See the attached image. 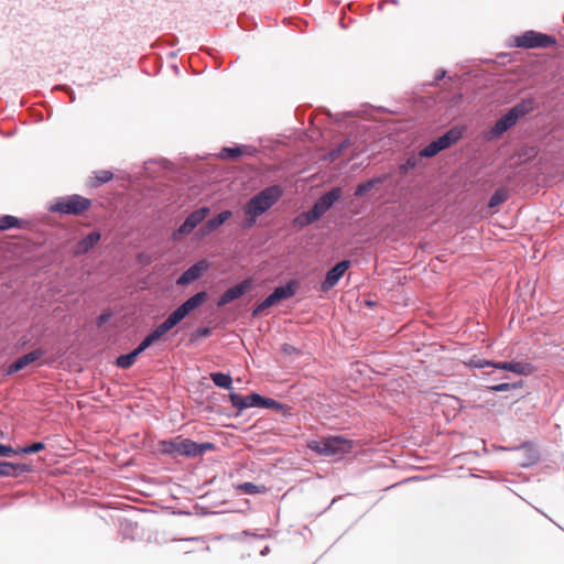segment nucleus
Returning a JSON list of instances; mask_svg holds the SVG:
<instances>
[{
    "label": "nucleus",
    "mask_w": 564,
    "mask_h": 564,
    "mask_svg": "<svg viewBox=\"0 0 564 564\" xmlns=\"http://www.w3.org/2000/svg\"><path fill=\"white\" fill-rule=\"evenodd\" d=\"M354 441L343 436L334 435L312 440L307 443V447L321 456L338 457L348 454L354 448Z\"/></svg>",
    "instance_id": "obj_1"
},
{
    "label": "nucleus",
    "mask_w": 564,
    "mask_h": 564,
    "mask_svg": "<svg viewBox=\"0 0 564 564\" xmlns=\"http://www.w3.org/2000/svg\"><path fill=\"white\" fill-rule=\"evenodd\" d=\"M91 205L93 200L90 198L72 194L57 197L54 203L50 205L48 210L61 215L79 216L87 212Z\"/></svg>",
    "instance_id": "obj_2"
},
{
    "label": "nucleus",
    "mask_w": 564,
    "mask_h": 564,
    "mask_svg": "<svg viewBox=\"0 0 564 564\" xmlns=\"http://www.w3.org/2000/svg\"><path fill=\"white\" fill-rule=\"evenodd\" d=\"M341 194L343 192L340 187H334L332 191L324 194L308 212L301 214L295 221L301 226L313 224L341 197Z\"/></svg>",
    "instance_id": "obj_3"
},
{
    "label": "nucleus",
    "mask_w": 564,
    "mask_h": 564,
    "mask_svg": "<svg viewBox=\"0 0 564 564\" xmlns=\"http://www.w3.org/2000/svg\"><path fill=\"white\" fill-rule=\"evenodd\" d=\"M279 186H271L261 191L249 199V227L256 223V217L267 212L281 197Z\"/></svg>",
    "instance_id": "obj_4"
},
{
    "label": "nucleus",
    "mask_w": 564,
    "mask_h": 564,
    "mask_svg": "<svg viewBox=\"0 0 564 564\" xmlns=\"http://www.w3.org/2000/svg\"><path fill=\"white\" fill-rule=\"evenodd\" d=\"M463 135V130L458 127H454L445 132L443 135L432 141L429 145L422 149L419 153L420 158H433L438 152L449 148L456 143Z\"/></svg>",
    "instance_id": "obj_5"
},
{
    "label": "nucleus",
    "mask_w": 564,
    "mask_h": 564,
    "mask_svg": "<svg viewBox=\"0 0 564 564\" xmlns=\"http://www.w3.org/2000/svg\"><path fill=\"white\" fill-rule=\"evenodd\" d=\"M556 43L555 37L533 30L514 37V45L522 48H545Z\"/></svg>",
    "instance_id": "obj_6"
},
{
    "label": "nucleus",
    "mask_w": 564,
    "mask_h": 564,
    "mask_svg": "<svg viewBox=\"0 0 564 564\" xmlns=\"http://www.w3.org/2000/svg\"><path fill=\"white\" fill-rule=\"evenodd\" d=\"M160 451L167 456H183L193 458L192 440L178 436L173 440H163L159 443Z\"/></svg>",
    "instance_id": "obj_7"
},
{
    "label": "nucleus",
    "mask_w": 564,
    "mask_h": 564,
    "mask_svg": "<svg viewBox=\"0 0 564 564\" xmlns=\"http://www.w3.org/2000/svg\"><path fill=\"white\" fill-rule=\"evenodd\" d=\"M209 207L202 206L193 210L186 216L184 221L173 231V240H180L182 237L189 235L209 214Z\"/></svg>",
    "instance_id": "obj_8"
},
{
    "label": "nucleus",
    "mask_w": 564,
    "mask_h": 564,
    "mask_svg": "<svg viewBox=\"0 0 564 564\" xmlns=\"http://www.w3.org/2000/svg\"><path fill=\"white\" fill-rule=\"evenodd\" d=\"M208 299V293L205 290L198 291L189 296L182 304H180L171 314L181 323L192 312L200 307Z\"/></svg>",
    "instance_id": "obj_9"
},
{
    "label": "nucleus",
    "mask_w": 564,
    "mask_h": 564,
    "mask_svg": "<svg viewBox=\"0 0 564 564\" xmlns=\"http://www.w3.org/2000/svg\"><path fill=\"white\" fill-rule=\"evenodd\" d=\"M296 282H289L285 285L276 288L258 307L254 308L253 315H258L263 310L276 304L282 300L292 297L296 291Z\"/></svg>",
    "instance_id": "obj_10"
},
{
    "label": "nucleus",
    "mask_w": 564,
    "mask_h": 564,
    "mask_svg": "<svg viewBox=\"0 0 564 564\" xmlns=\"http://www.w3.org/2000/svg\"><path fill=\"white\" fill-rule=\"evenodd\" d=\"M209 263L207 260H199L189 265L183 271L176 279V284L180 286H186L191 283L199 280L204 273L208 270Z\"/></svg>",
    "instance_id": "obj_11"
},
{
    "label": "nucleus",
    "mask_w": 564,
    "mask_h": 564,
    "mask_svg": "<svg viewBox=\"0 0 564 564\" xmlns=\"http://www.w3.org/2000/svg\"><path fill=\"white\" fill-rule=\"evenodd\" d=\"M46 354V350L43 347H39L36 349H33L15 360H13L7 368L6 373L8 376H12L22 369H24L26 366L37 361L40 358H42Z\"/></svg>",
    "instance_id": "obj_12"
},
{
    "label": "nucleus",
    "mask_w": 564,
    "mask_h": 564,
    "mask_svg": "<svg viewBox=\"0 0 564 564\" xmlns=\"http://www.w3.org/2000/svg\"><path fill=\"white\" fill-rule=\"evenodd\" d=\"M351 262L349 260H343L338 262L335 267H333L325 276V280L322 282L321 289L323 292H328L332 290L345 272L350 268Z\"/></svg>",
    "instance_id": "obj_13"
},
{
    "label": "nucleus",
    "mask_w": 564,
    "mask_h": 564,
    "mask_svg": "<svg viewBox=\"0 0 564 564\" xmlns=\"http://www.w3.org/2000/svg\"><path fill=\"white\" fill-rule=\"evenodd\" d=\"M247 293V278L240 280L237 284L228 288L217 300V306L223 307L238 300Z\"/></svg>",
    "instance_id": "obj_14"
},
{
    "label": "nucleus",
    "mask_w": 564,
    "mask_h": 564,
    "mask_svg": "<svg viewBox=\"0 0 564 564\" xmlns=\"http://www.w3.org/2000/svg\"><path fill=\"white\" fill-rule=\"evenodd\" d=\"M101 234L99 230H93L74 246V254L77 257L87 254L100 241Z\"/></svg>",
    "instance_id": "obj_15"
},
{
    "label": "nucleus",
    "mask_w": 564,
    "mask_h": 564,
    "mask_svg": "<svg viewBox=\"0 0 564 564\" xmlns=\"http://www.w3.org/2000/svg\"><path fill=\"white\" fill-rule=\"evenodd\" d=\"M33 470L32 465L24 463L0 462V477H20Z\"/></svg>",
    "instance_id": "obj_16"
},
{
    "label": "nucleus",
    "mask_w": 564,
    "mask_h": 564,
    "mask_svg": "<svg viewBox=\"0 0 564 564\" xmlns=\"http://www.w3.org/2000/svg\"><path fill=\"white\" fill-rule=\"evenodd\" d=\"M249 408L271 409L280 412L285 409V405L273 399L261 397L258 393H249Z\"/></svg>",
    "instance_id": "obj_17"
},
{
    "label": "nucleus",
    "mask_w": 564,
    "mask_h": 564,
    "mask_svg": "<svg viewBox=\"0 0 564 564\" xmlns=\"http://www.w3.org/2000/svg\"><path fill=\"white\" fill-rule=\"evenodd\" d=\"M245 154H247V144H235L231 147H223L215 156L224 161H232Z\"/></svg>",
    "instance_id": "obj_18"
},
{
    "label": "nucleus",
    "mask_w": 564,
    "mask_h": 564,
    "mask_svg": "<svg viewBox=\"0 0 564 564\" xmlns=\"http://www.w3.org/2000/svg\"><path fill=\"white\" fill-rule=\"evenodd\" d=\"M230 216V212L225 210L209 218L200 228L203 234H209L218 229Z\"/></svg>",
    "instance_id": "obj_19"
},
{
    "label": "nucleus",
    "mask_w": 564,
    "mask_h": 564,
    "mask_svg": "<svg viewBox=\"0 0 564 564\" xmlns=\"http://www.w3.org/2000/svg\"><path fill=\"white\" fill-rule=\"evenodd\" d=\"M28 221L12 215L0 216V231H7L13 228L23 229Z\"/></svg>",
    "instance_id": "obj_20"
},
{
    "label": "nucleus",
    "mask_w": 564,
    "mask_h": 564,
    "mask_svg": "<svg viewBox=\"0 0 564 564\" xmlns=\"http://www.w3.org/2000/svg\"><path fill=\"white\" fill-rule=\"evenodd\" d=\"M516 123H517L516 117L513 116V113L508 111L505 116H502L499 120H497V122L492 127L491 132L495 135H500L503 132H506L508 129H510L512 126H514Z\"/></svg>",
    "instance_id": "obj_21"
},
{
    "label": "nucleus",
    "mask_w": 564,
    "mask_h": 564,
    "mask_svg": "<svg viewBox=\"0 0 564 564\" xmlns=\"http://www.w3.org/2000/svg\"><path fill=\"white\" fill-rule=\"evenodd\" d=\"M113 178V173L109 170H100L94 173V176L89 177L87 185L91 188H97Z\"/></svg>",
    "instance_id": "obj_22"
},
{
    "label": "nucleus",
    "mask_w": 564,
    "mask_h": 564,
    "mask_svg": "<svg viewBox=\"0 0 564 564\" xmlns=\"http://www.w3.org/2000/svg\"><path fill=\"white\" fill-rule=\"evenodd\" d=\"M178 324H180L178 321H176L175 317L170 313L169 316L152 330L161 339L164 335H166L170 330H172Z\"/></svg>",
    "instance_id": "obj_23"
},
{
    "label": "nucleus",
    "mask_w": 564,
    "mask_h": 564,
    "mask_svg": "<svg viewBox=\"0 0 564 564\" xmlns=\"http://www.w3.org/2000/svg\"><path fill=\"white\" fill-rule=\"evenodd\" d=\"M214 384L218 388L230 390L232 386V378L229 373L216 371L209 375Z\"/></svg>",
    "instance_id": "obj_24"
},
{
    "label": "nucleus",
    "mask_w": 564,
    "mask_h": 564,
    "mask_svg": "<svg viewBox=\"0 0 564 564\" xmlns=\"http://www.w3.org/2000/svg\"><path fill=\"white\" fill-rule=\"evenodd\" d=\"M137 358L138 356L135 355V352L131 350L127 354L119 355L115 360V365L121 369H129L134 365Z\"/></svg>",
    "instance_id": "obj_25"
},
{
    "label": "nucleus",
    "mask_w": 564,
    "mask_h": 564,
    "mask_svg": "<svg viewBox=\"0 0 564 564\" xmlns=\"http://www.w3.org/2000/svg\"><path fill=\"white\" fill-rule=\"evenodd\" d=\"M46 448L44 442H34L32 444L21 446L17 448L18 455H32L42 452Z\"/></svg>",
    "instance_id": "obj_26"
},
{
    "label": "nucleus",
    "mask_w": 564,
    "mask_h": 564,
    "mask_svg": "<svg viewBox=\"0 0 564 564\" xmlns=\"http://www.w3.org/2000/svg\"><path fill=\"white\" fill-rule=\"evenodd\" d=\"M193 458L203 456L206 452L213 451L216 445L212 442L197 443L192 440Z\"/></svg>",
    "instance_id": "obj_27"
},
{
    "label": "nucleus",
    "mask_w": 564,
    "mask_h": 564,
    "mask_svg": "<svg viewBox=\"0 0 564 564\" xmlns=\"http://www.w3.org/2000/svg\"><path fill=\"white\" fill-rule=\"evenodd\" d=\"M532 109H533L532 101L531 100H525V101H522V102L518 104L517 106L511 108L509 111L511 113H513V116L516 117V120L518 121L519 118H521L524 115L529 113Z\"/></svg>",
    "instance_id": "obj_28"
},
{
    "label": "nucleus",
    "mask_w": 564,
    "mask_h": 564,
    "mask_svg": "<svg viewBox=\"0 0 564 564\" xmlns=\"http://www.w3.org/2000/svg\"><path fill=\"white\" fill-rule=\"evenodd\" d=\"M213 329L210 326H199L195 330H193L189 335V344H195L199 338H205L210 336Z\"/></svg>",
    "instance_id": "obj_29"
},
{
    "label": "nucleus",
    "mask_w": 564,
    "mask_h": 564,
    "mask_svg": "<svg viewBox=\"0 0 564 564\" xmlns=\"http://www.w3.org/2000/svg\"><path fill=\"white\" fill-rule=\"evenodd\" d=\"M349 145H350V140L349 139H345L343 142H340L338 144L337 148H335L332 151H329L328 154L325 156V159L328 160L329 162L336 161L340 156L341 152L345 149H347Z\"/></svg>",
    "instance_id": "obj_30"
},
{
    "label": "nucleus",
    "mask_w": 564,
    "mask_h": 564,
    "mask_svg": "<svg viewBox=\"0 0 564 564\" xmlns=\"http://www.w3.org/2000/svg\"><path fill=\"white\" fill-rule=\"evenodd\" d=\"M229 399H230V402L234 405V408H236L240 411L247 409V397H245L240 393L230 391Z\"/></svg>",
    "instance_id": "obj_31"
},
{
    "label": "nucleus",
    "mask_w": 564,
    "mask_h": 564,
    "mask_svg": "<svg viewBox=\"0 0 564 564\" xmlns=\"http://www.w3.org/2000/svg\"><path fill=\"white\" fill-rule=\"evenodd\" d=\"M382 181H383V178L379 177V178H373L366 183L359 184L355 191V195L358 197L364 196L366 193L371 191L376 184L381 183Z\"/></svg>",
    "instance_id": "obj_32"
},
{
    "label": "nucleus",
    "mask_w": 564,
    "mask_h": 564,
    "mask_svg": "<svg viewBox=\"0 0 564 564\" xmlns=\"http://www.w3.org/2000/svg\"><path fill=\"white\" fill-rule=\"evenodd\" d=\"M508 199V193L505 189H497L489 199L490 208L497 207Z\"/></svg>",
    "instance_id": "obj_33"
},
{
    "label": "nucleus",
    "mask_w": 564,
    "mask_h": 564,
    "mask_svg": "<svg viewBox=\"0 0 564 564\" xmlns=\"http://www.w3.org/2000/svg\"><path fill=\"white\" fill-rule=\"evenodd\" d=\"M509 371L514 372L517 375H529L532 371V367L527 362L511 361Z\"/></svg>",
    "instance_id": "obj_34"
},
{
    "label": "nucleus",
    "mask_w": 564,
    "mask_h": 564,
    "mask_svg": "<svg viewBox=\"0 0 564 564\" xmlns=\"http://www.w3.org/2000/svg\"><path fill=\"white\" fill-rule=\"evenodd\" d=\"M113 316V313L111 310H105L102 311L97 317H96V326L98 328L102 327L105 324H107L111 317Z\"/></svg>",
    "instance_id": "obj_35"
},
{
    "label": "nucleus",
    "mask_w": 564,
    "mask_h": 564,
    "mask_svg": "<svg viewBox=\"0 0 564 564\" xmlns=\"http://www.w3.org/2000/svg\"><path fill=\"white\" fill-rule=\"evenodd\" d=\"M419 161H420V156H419V158H416V156H411V158H409V159L406 160V162L400 166V172H401L402 174H406V173H409V171H410V170H412V169H415V167H416V165H417Z\"/></svg>",
    "instance_id": "obj_36"
},
{
    "label": "nucleus",
    "mask_w": 564,
    "mask_h": 564,
    "mask_svg": "<svg viewBox=\"0 0 564 564\" xmlns=\"http://www.w3.org/2000/svg\"><path fill=\"white\" fill-rule=\"evenodd\" d=\"M13 455H18L17 448L9 444L0 443V457H11Z\"/></svg>",
    "instance_id": "obj_37"
},
{
    "label": "nucleus",
    "mask_w": 564,
    "mask_h": 564,
    "mask_svg": "<svg viewBox=\"0 0 564 564\" xmlns=\"http://www.w3.org/2000/svg\"><path fill=\"white\" fill-rule=\"evenodd\" d=\"M56 89H61V90L65 91L68 95L69 102H72V104L75 102L76 95H75V91L73 90V88L70 86H68V85H57Z\"/></svg>",
    "instance_id": "obj_38"
},
{
    "label": "nucleus",
    "mask_w": 564,
    "mask_h": 564,
    "mask_svg": "<svg viewBox=\"0 0 564 564\" xmlns=\"http://www.w3.org/2000/svg\"><path fill=\"white\" fill-rule=\"evenodd\" d=\"M137 261L142 265H149L152 263V257L147 252H139L137 254Z\"/></svg>",
    "instance_id": "obj_39"
},
{
    "label": "nucleus",
    "mask_w": 564,
    "mask_h": 564,
    "mask_svg": "<svg viewBox=\"0 0 564 564\" xmlns=\"http://www.w3.org/2000/svg\"><path fill=\"white\" fill-rule=\"evenodd\" d=\"M150 347H151V345L149 344V341L145 338H143L141 340V343L132 350L139 357L142 352H144Z\"/></svg>",
    "instance_id": "obj_40"
},
{
    "label": "nucleus",
    "mask_w": 564,
    "mask_h": 564,
    "mask_svg": "<svg viewBox=\"0 0 564 564\" xmlns=\"http://www.w3.org/2000/svg\"><path fill=\"white\" fill-rule=\"evenodd\" d=\"M470 365L476 368H485V367H491L494 365V361L485 360V359H471Z\"/></svg>",
    "instance_id": "obj_41"
},
{
    "label": "nucleus",
    "mask_w": 564,
    "mask_h": 564,
    "mask_svg": "<svg viewBox=\"0 0 564 564\" xmlns=\"http://www.w3.org/2000/svg\"><path fill=\"white\" fill-rule=\"evenodd\" d=\"M265 490H267V487L263 485L257 486V485L249 482V495L262 494Z\"/></svg>",
    "instance_id": "obj_42"
},
{
    "label": "nucleus",
    "mask_w": 564,
    "mask_h": 564,
    "mask_svg": "<svg viewBox=\"0 0 564 564\" xmlns=\"http://www.w3.org/2000/svg\"><path fill=\"white\" fill-rule=\"evenodd\" d=\"M510 388H511V386L509 383H500V384L490 387V390L496 391V392H502V391H509Z\"/></svg>",
    "instance_id": "obj_43"
},
{
    "label": "nucleus",
    "mask_w": 564,
    "mask_h": 564,
    "mask_svg": "<svg viewBox=\"0 0 564 564\" xmlns=\"http://www.w3.org/2000/svg\"><path fill=\"white\" fill-rule=\"evenodd\" d=\"M241 212L245 214V217L241 219V228L247 229V203H241Z\"/></svg>",
    "instance_id": "obj_44"
},
{
    "label": "nucleus",
    "mask_w": 564,
    "mask_h": 564,
    "mask_svg": "<svg viewBox=\"0 0 564 564\" xmlns=\"http://www.w3.org/2000/svg\"><path fill=\"white\" fill-rule=\"evenodd\" d=\"M151 346L154 345L155 341L160 340L159 336L151 330L145 337H144Z\"/></svg>",
    "instance_id": "obj_45"
},
{
    "label": "nucleus",
    "mask_w": 564,
    "mask_h": 564,
    "mask_svg": "<svg viewBox=\"0 0 564 564\" xmlns=\"http://www.w3.org/2000/svg\"><path fill=\"white\" fill-rule=\"evenodd\" d=\"M151 346L154 345L155 341L160 340L159 336L151 330L145 337H144Z\"/></svg>",
    "instance_id": "obj_46"
},
{
    "label": "nucleus",
    "mask_w": 564,
    "mask_h": 564,
    "mask_svg": "<svg viewBox=\"0 0 564 564\" xmlns=\"http://www.w3.org/2000/svg\"><path fill=\"white\" fill-rule=\"evenodd\" d=\"M491 367L496 368V369H501V370H508L509 371V367H510V362H494V365H491Z\"/></svg>",
    "instance_id": "obj_47"
},
{
    "label": "nucleus",
    "mask_w": 564,
    "mask_h": 564,
    "mask_svg": "<svg viewBox=\"0 0 564 564\" xmlns=\"http://www.w3.org/2000/svg\"><path fill=\"white\" fill-rule=\"evenodd\" d=\"M167 37H169V40H164L166 42V44H169L171 46H174V45H176L178 43L177 36L169 35Z\"/></svg>",
    "instance_id": "obj_48"
},
{
    "label": "nucleus",
    "mask_w": 564,
    "mask_h": 564,
    "mask_svg": "<svg viewBox=\"0 0 564 564\" xmlns=\"http://www.w3.org/2000/svg\"><path fill=\"white\" fill-rule=\"evenodd\" d=\"M238 490L240 491H243L247 494V481H243V482H240L238 486H237Z\"/></svg>",
    "instance_id": "obj_49"
},
{
    "label": "nucleus",
    "mask_w": 564,
    "mask_h": 564,
    "mask_svg": "<svg viewBox=\"0 0 564 564\" xmlns=\"http://www.w3.org/2000/svg\"><path fill=\"white\" fill-rule=\"evenodd\" d=\"M247 536V530H243L241 532H239L238 534H232L230 535V538L232 539H236V538H246Z\"/></svg>",
    "instance_id": "obj_50"
},
{
    "label": "nucleus",
    "mask_w": 564,
    "mask_h": 564,
    "mask_svg": "<svg viewBox=\"0 0 564 564\" xmlns=\"http://www.w3.org/2000/svg\"><path fill=\"white\" fill-rule=\"evenodd\" d=\"M33 117H34V120H35L36 122H41V121H43V120H44V118H43L42 113H40V112H34V113H33Z\"/></svg>",
    "instance_id": "obj_51"
},
{
    "label": "nucleus",
    "mask_w": 564,
    "mask_h": 564,
    "mask_svg": "<svg viewBox=\"0 0 564 564\" xmlns=\"http://www.w3.org/2000/svg\"><path fill=\"white\" fill-rule=\"evenodd\" d=\"M178 54V51H172L167 54L169 58H175Z\"/></svg>",
    "instance_id": "obj_52"
},
{
    "label": "nucleus",
    "mask_w": 564,
    "mask_h": 564,
    "mask_svg": "<svg viewBox=\"0 0 564 564\" xmlns=\"http://www.w3.org/2000/svg\"><path fill=\"white\" fill-rule=\"evenodd\" d=\"M238 23L239 25L241 26V29H245V25H243V20L241 17L238 18Z\"/></svg>",
    "instance_id": "obj_53"
},
{
    "label": "nucleus",
    "mask_w": 564,
    "mask_h": 564,
    "mask_svg": "<svg viewBox=\"0 0 564 564\" xmlns=\"http://www.w3.org/2000/svg\"><path fill=\"white\" fill-rule=\"evenodd\" d=\"M185 541H196L198 540V538H187V539H184Z\"/></svg>",
    "instance_id": "obj_54"
},
{
    "label": "nucleus",
    "mask_w": 564,
    "mask_h": 564,
    "mask_svg": "<svg viewBox=\"0 0 564 564\" xmlns=\"http://www.w3.org/2000/svg\"><path fill=\"white\" fill-rule=\"evenodd\" d=\"M445 75V72H442L441 74H438V76L436 77V79H441L443 78V76Z\"/></svg>",
    "instance_id": "obj_55"
},
{
    "label": "nucleus",
    "mask_w": 564,
    "mask_h": 564,
    "mask_svg": "<svg viewBox=\"0 0 564 564\" xmlns=\"http://www.w3.org/2000/svg\"><path fill=\"white\" fill-rule=\"evenodd\" d=\"M268 550H269V547H268V546H265V547H264V550H260L259 552H260V554H261V555H263V554H264V551H268Z\"/></svg>",
    "instance_id": "obj_56"
},
{
    "label": "nucleus",
    "mask_w": 564,
    "mask_h": 564,
    "mask_svg": "<svg viewBox=\"0 0 564 564\" xmlns=\"http://www.w3.org/2000/svg\"><path fill=\"white\" fill-rule=\"evenodd\" d=\"M132 525H133V523L131 521L127 522V527H132Z\"/></svg>",
    "instance_id": "obj_57"
}]
</instances>
